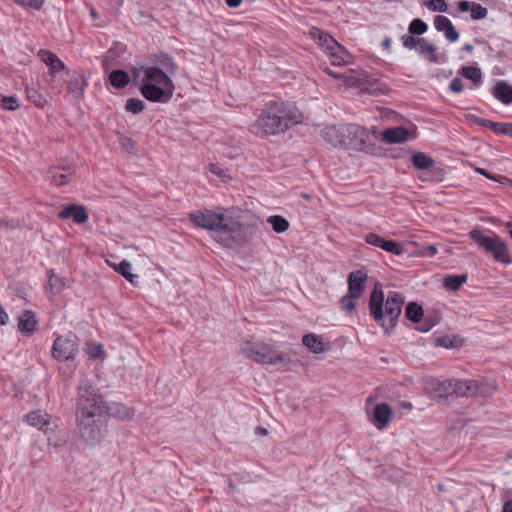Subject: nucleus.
I'll use <instances>...</instances> for the list:
<instances>
[{
	"label": "nucleus",
	"mask_w": 512,
	"mask_h": 512,
	"mask_svg": "<svg viewBox=\"0 0 512 512\" xmlns=\"http://www.w3.org/2000/svg\"><path fill=\"white\" fill-rule=\"evenodd\" d=\"M491 93L497 100L505 105L512 103V86L504 80L496 82Z\"/></svg>",
	"instance_id": "obj_22"
},
{
	"label": "nucleus",
	"mask_w": 512,
	"mask_h": 512,
	"mask_svg": "<svg viewBox=\"0 0 512 512\" xmlns=\"http://www.w3.org/2000/svg\"><path fill=\"white\" fill-rule=\"evenodd\" d=\"M432 386L439 391L440 399L448 400L449 396L468 397L475 395L478 385L474 380H457V381H433Z\"/></svg>",
	"instance_id": "obj_9"
},
{
	"label": "nucleus",
	"mask_w": 512,
	"mask_h": 512,
	"mask_svg": "<svg viewBox=\"0 0 512 512\" xmlns=\"http://www.w3.org/2000/svg\"><path fill=\"white\" fill-rule=\"evenodd\" d=\"M88 353L92 358H102L105 355V350L101 344L91 343L88 346Z\"/></svg>",
	"instance_id": "obj_48"
},
{
	"label": "nucleus",
	"mask_w": 512,
	"mask_h": 512,
	"mask_svg": "<svg viewBox=\"0 0 512 512\" xmlns=\"http://www.w3.org/2000/svg\"><path fill=\"white\" fill-rule=\"evenodd\" d=\"M188 218L196 227L213 232V239L226 248L235 246V234L243 227L242 223L220 210L205 209L190 213Z\"/></svg>",
	"instance_id": "obj_2"
},
{
	"label": "nucleus",
	"mask_w": 512,
	"mask_h": 512,
	"mask_svg": "<svg viewBox=\"0 0 512 512\" xmlns=\"http://www.w3.org/2000/svg\"><path fill=\"white\" fill-rule=\"evenodd\" d=\"M382 139L389 144L403 143L409 139V131L405 127H393L384 130Z\"/></svg>",
	"instance_id": "obj_20"
},
{
	"label": "nucleus",
	"mask_w": 512,
	"mask_h": 512,
	"mask_svg": "<svg viewBox=\"0 0 512 512\" xmlns=\"http://www.w3.org/2000/svg\"><path fill=\"white\" fill-rule=\"evenodd\" d=\"M469 236L481 249L492 254L495 261L505 264L511 262L508 247L498 236H486L478 229L471 230Z\"/></svg>",
	"instance_id": "obj_6"
},
{
	"label": "nucleus",
	"mask_w": 512,
	"mask_h": 512,
	"mask_svg": "<svg viewBox=\"0 0 512 512\" xmlns=\"http://www.w3.org/2000/svg\"><path fill=\"white\" fill-rule=\"evenodd\" d=\"M392 417V409L386 403H379L373 410V422L377 428L382 429L388 425Z\"/></svg>",
	"instance_id": "obj_19"
},
{
	"label": "nucleus",
	"mask_w": 512,
	"mask_h": 512,
	"mask_svg": "<svg viewBox=\"0 0 512 512\" xmlns=\"http://www.w3.org/2000/svg\"><path fill=\"white\" fill-rule=\"evenodd\" d=\"M428 29V25L420 18L413 19L408 27L409 34L420 36Z\"/></svg>",
	"instance_id": "obj_37"
},
{
	"label": "nucleus",
	"mask_w": 512,
	"mask_h": 512,
	"mask_svg": "<svg viewBox=\"0 0 512 512\" xmlns=\"http://www.w3.org/2000/svg\"><path fill=\"white\" fill-rule=\"evenodd\" d=\"M1 106L5 110L14 111L19 108L18 98L15 96H3Z\"/></svg>",
	"instance_id": "obj_45"
},
{
	"label": "nucleus",
	"mask_w": 512,
	"mask_h": 512,
	"mask_svg": "<svg viewBox=\"0 0 512 512\" xmlns=\"http://www.w3.org/2000/svg\"><path fill=\"white\" fill-rule=\"evenodd\" d=\"M403 304L404 298L394 291H390L385 300L381 285L376 284L369 298V312L385 332H390L398 322Z\"/></svg>",
	"instance_id": "obj_4"
},
{
	"label": "nucleus",
	"mask_w": 512,
	"mask_h": 512,
	"mask_svg": "<svg viewBox=\"0 0 512 512\" xmlns=\"http://www.w3.org/2000/svg\"><path fill=\"white\" fill-rule=\"evenodd\" d=\"M121 145L126 151H132L135 148V143L132 139L128 137H123L121 139Z\"/></svg>",
	"instance_id": "obj_53"
},
{
	"label": "nucleus",
	"mask_w": 512,
	"mask_h": 512,
	"mask_svg": "<svg viewBox=\"0 0 512 512\" xmlns=\"http://www.w3.org/2000/svg\"><path fill=\"white\" fill-rule=\"evenodd\" d=\"M141 70L144 73L143 82L161 86L167 85L170 88H175L171 77L167 73L163 72L161 68H157L153 65L141 67Z\"/></svg>",
	"instance_id": "obj_13"
},
{
	"label": "nucleus",
	"mask_w": 512,
	"mask_h": 512,
	"mask_svg": "<svg viewBox=\"0 0 512 512\" xmlns=\"http://www.w3.org/2000/svg\"><path fill=\"white\" fill-rule=\"evenodd\" d=\"M86 86V79L83 75L79 74L70 79L67 88L70 94H72L75 98L80 99L84 95V90Z\"/></svg>",
	"instance_id": "obj_25"
},
{
	"label": "nucleus",
	"mask_w": 512,
	"mask_h": 512,
	"mask_svg": "<svg viewBox=\"0 0 512 512\" xmlns=\"http://www.w3.org/2000/svg\"><path fill=\"white\" fill-rule=\"evenodd\" d=\"M502 512H512V500H508L504 503Z\"/></svg>",
	"instance_id": "obj_60"
},
{
	"label": "nucleus",
	"mask_w": 512,
	"mask_h": 512,
	"mask_svg": "<svg viewBox=\"0 0 512 512\" xmlns=\"http://www.w3.org/2000/svg\"><path fill=\"white\" fill-rule=\"evenodd\" d=\"M26 418L30 425L39 427L40 429H43L44 426L48 425V422L45 420V418L36 411L27 414Z\"/></svg>",
	"instance_id": "obj_42"
},
{
	"label": "nucleus",
	"mask_w": 512,
	"mask_h": 512,
	"mask_svg": "<svg viewBox=\"0 0 512 512\" xmlns=\"http://www.w3.org/2000/svg\"><path fill=\"white\" fill-rule=\"evenodd\" d=\"M125 109L133 114H138L145 109V103L138 98H129L126 101Z\"/></svg>",
	"instance_id": "obj_41"
},
{
	"label": "nucleus",
	"mask_w": 512,
	"mask_h": 512,
	"mask_svg": "<svg viewBox=\"0 0 512 512\" xmlns=\"http://www.w3.org/2000/svg\"><path fill=\"white\" fill-rule=\"evenodd\" d=\"M154 65L167 73L170 77L174 76L178 70V65L174 59L166 53H158L154 56Z\"/></svg>",
	"instance_id": "obj_21"
},
{
	"label": "nucleus",
	"mask_w": 512,
	"mask_h": 512,
	"mask_svg": "<svg viewBox=\"0 0 512 512\" xmlns=\"http://www.w3.org/2000/svg\"><path fill=\"white\" fill-rule=\"evenodd\" d=\"M40 56L42 61L50 68V74L53 77L56 73L65 69V65L59 57L47 50H41Z\"/></svg>",
	"instance_id": "obj_23"
},
{
	"label": "nucleus",
	"mask_w": 512,
	"mask_h": 512,
	"mask_svg": "<svg viewBox=\"0 0 512 512\" xmlns=\"http://www.w3.org/2000/svg\"><path fill=\"white\" fill-rule=\"evenodd\" d=\"M434 26L436 30L444 32L445 38L450 42H455L459 38V33L456 31L452 22L446 16L438 15L434 18Z\"/></svg>",
	"instance_id": "obj_18"
},
{
	"label": "nucleus",
	"mask_w": 512,
	"mask_h": 512,
	"mask_svg": "<svg viewBox=\"0 0 512 512\" xmlns=\"http://www.w3.org/2000/svg\"><path fill=\"white\" fill-rule=\"evenodd\" d=\"M45 0H15V3L23 7L33 8L40 10L44 5Z\"/></svg>",
	"instance_id": "obj_49"
},
{
	"label": "nucleus",
	"mask_w": 512,
	"mask_h": 512,
	"mask_svg": "<svg viewBox=\"0 0 512 512\" xmlns=\"http://www.w3.org/2000/svg\"><path fill=\"white\" fill-rule=\"evenodd\" d=\"M268 222L276 233H283L289 228L288 220L280 215L270 216Z\"/></svg>",
	"instance_id": "obj_35"
},
{
	"label": "nucleus",
	"mask_w": 512,
	"mask_h": 512,
	"mask_svg": "<svg viewBox=\"0 0 512 512\" xmlns=\"http://www.w3.org/2000/svg\"><path fill=\"white\" fill-rule=\"evenodd\" d=\"M174 89L175 88H170L167 85L161 86L143 82L140 92L148 101L167 103L172 98Z\"/></svg>",
	"instance_id": "obj_11"
},
{
	"label": "nucleus",
	"mask_w": 512,
	"mask_h": 512,
	"mask_svg": "<svg viewBox=\"0 0 512 512\" xmlns=\"http://www.w3.org/2000/svg\"><path fill=\"white\" fill-rule=\"evenodd\" d=\"M381 249L394 255H401L404 251V246L401 242L385 240Z\"/></svg>",
	"instance_id": "obj_40"
},
{
	"label": "nucleus",
	"mask_w": 512,
	"mask_h": 512,
	"mask_svg": "<svg viewBox=\"0 0 512 512\" xmlns=\"http://www.w3.org/2000/svg\"><path fill=\"white\" fill-rule=\"evenodd\" d=\"M324 72L334 79L342 80L347 85H354L358 81L352 73H339L328 67L324 68Z\"/></svg>",
	"instance_id": "obj_36"
},
{
	"label": "nucleus",
	"mask_w": 512,
	"mask_h": 512,
	"mask_svg": "<svg viewBox=\"0 0 512 512\" xmlns=\"http://www.w3.org/2000/svg\"><path fill=\"white\" fill-rule=\"evenodd\" d=\"M101 415H76L77 428L82 439L90 444L100 442L105 436V428L103 427Z\"/></svg>",
	"instance_id": "obj_8"
},
{
	"label": "nucleus",
	"mask_w": 512,
	"mask_h": 512,
	"mask_svg": "<svg viewBox=\"0 0 512 512\" xmlns=\"http://www.w3.org/2000/svg\"><path fill=\"white\" fill-rule=\"evenodd\" d=\"M475 123L479 124L480 126L489 128V129L495 127V122H493L489 119H485V118H476Z\"/></svg>",
	"instance_id": "obj_54"
},
{
	"label": "nucleus",
	"mask_w": 512,
	"mask_h": 512,
	"mask_svg": "<svg viewBox=\"0 0 512 512\" xmlns=\"http://www.w3.org/2000/svg\"><path fill=\"white\" fill-rule=\"evenodd\" d=\"M310 35L320 46L325 47L326 50L336 49L341 52V45L331 35L323 30L317 27H312L310 29Z\"/></svg>",
	"instance_id": "obj_17"
},
{
	"label": "nucleus",
	"mask_w": 512,
	"mask_h": 512,
	"mask_svg": "<svg viewBox=\"0 0 512 512\" xmlns=\"http://www.w3.org/2000/svg\"><path fill=\"white\" fill-rule=\"evenodd\" d=\"M450 90L454 93H460L463 91L464 87H463V82L460 78L456 77L454 79H452V81L450 82Z\"/></svg>",
	"instance_id": "obj_51"
},
{
	"label": "nucleus",
	"mask_w": 512,
	"mask_h": 512,
	"mask_svg": "<svg viewBox=\"0 0 512 512\" xmlns=\"http://www.w3.org/2000/svg\"><path fill=\"white\" fill-rule=\"evenodd\" d=\"M472 4L469 1L463 0L458 3V9L461 12H466L471 9Z\"/></svg>",
	"instance_id": "obj_57"
},
{
	"label": "nucleus",
	"mask_w": 512,
	"mask_h": 512,
	"mask_svg": "<svg viewBox=\"0 0 512 512\" xmlns=\"http://www.w3.org/2000/svg\"><path fill=\"white\" fill-rule=\"evenodd\" d=\"M129 75L124 70H114L109 75L110 84L118 89L124 88L129 83Z\"/></svg>",
	"instance_id": "obj_29"
},
{
	"label": "nucleus",
	"mask_w": 512,
	"mask_h": 512,
	"mask_svg": "<svg viewBox=\"0 0 512 512\" xmlns=\"http://www.w3.org/2000/svg\"><path fill=\"white\" fill-rule=\"evenodd\" d=\"M476 172L485 176L488 179H491V180H494V181H497L500 183H502L504 180H507V178L504 176H499V177L493 176L483 168H476Z\"/></svg>",
	"instance_id": "obj_52"
},
{
	"label": "nucleus",
	"mask_w": 512,
	"mask_h": 512,
	"mask_svg": "<svg viewBox=\"0 0 512 512\" xmlns=\"http://www.w3.org/2000/svg\"><path fill=\"white\" fill-rule=\"evenodd\" d=\"M255 433L260 436H266L268 434V431L266 428L258 426L255 429Z\"/></svg>",
	"instance_id": "obj_61"
},
{
	"label": "nucleus",
	"mask_w": 512,
	"mask_h": 512,
	"mask_svg": "<svg viewBox=\"0 0 512 512\" xmlns=\"http://www.w3.org/2000/svg\"><path fill=\"white\" fill-rule=\"evenodd\" d=\"M368 278L364 270L352 271L348 275V292L352 295L361 297L365 290V282Z\"/></svg>",
	"instance_id": "obj_14"
},
{
	"label": "nucleus",
	"mask_w": 512,
	"mask_h": 512,
	"mask_svg": "<svg viewBox=\"0 0 512 512\" xmlns=\"http://www.w3.org/2000/svg\"><path fill=\"white\" fill-rule=\"evenodd\" d=\"M505 135L512 137V123L506 124V130H504Z\"/></svg>",
	"instance_id": "obj_62"
},
{
	"label": "nucleus",
	"mask_w": 512,
	"mask_h": 512,
	"mask_svg": "<svg viewBox=\"0 0 512 512\" xmlns=\"http://www.w3.org/2000/svg\"><path fill=\"white\" fill-rule=\"evenodd\" d=\"M47 274L48 283L46 288L52 295L60 294L66 286V278L56 275L53 270H49Z\"/></svg>",
	"instance_id": "obj_24"
},
{
	"label": "nucleus",
	"mask_w": 512,
	"mask_h": 512,
	"mask_svg": "<svg viewBox=\"0 0 512 512\" xmlns=\"http://www.w3.org/2000/svg\"><path fill=\"white\" fill-rule=\"evenodd\" d=\"M113 413L116 414L121 419H131L134 415V410L126 405L117 404L114 408Z\"/></svg>",
	"instance_id": "obj_44"
},
{
	"label": "nucleus",
	"mask_w": 512,
	"mask_h": 512,
	"mask_svg": "<svg viewBox=\"0 0 512 512\" xmlns=\"http://www.w3.org/2000/svg\"><path fill=\"white\" fill-rule=\"evenodd\" d=\"M467 280L466 274L461 275H447L444 278L443 285L446 289L456 291L458 290L463 283Z\"/></svg>",
	"instance_id": "obj_31"
},
{
	"label": "nucleus",
	"mask_w": 512,
	"mask_h": 512,
	"mask_svg": "<svg viewBox=\"0 0 512 512\" xmlns=\"http://www.w3.org/2000/svg\"><path fill=\"white\" fill-rule=\"evenodd\" d=\"M76 415H102L106 406L99 389L89 379H82L77 393Z\"/></svg>",
	"instance_id": "obj_5"
},
{
	"label": "nucleus",
	"mask_w": 512,
	"mask_h": 512,
	"mask_svg": "<svg viewBox=\"0 0 512 512\" xmlns=\"http://www.w3.org/2000/svg\"><path fill=\"white\" fill-rule=\"evenodd\" d=\"M27 99L34 103L37 107L43 108L46 103V97L39 92L35 87L26 88Z\"/></svg>",
	"instance_id": "obj_33"
},
{
	"label": "nucleus",
	"mask_w": 512,
	"mask_h": 512,
	"mask_svg": "<svg viewBox=\"0 0 512 512\" xmlns=\"http://www.w3.org/2000/svg\"><path fill=\"white\" fill-rule=\"evenodd\" d=\"M114 269L122 275L126 280L130 283H134V278L136 275L132 274L131 271V263L127 260L121 261L117 266H114Z\"/></svg>",
	"instance_id": "obj_38"
},
{
	"label": "nucleus",
	"mask_w": 512,
	"mask_h": 512,
	"mask_svg": "<svg viewBox=\"0 0 512 512\" xmlns=\"http://www.w3.org/2000/svg\"><path fill=\"white\" fill-rule=\"evenodd\" d=\"M426 250H427L426 255H428V256H433L437 253V248L435 245H429L426 248Z\"/></svg>",
	"instance_id": "obj_59"
},
{
	"label": "nucleus",
	"mask_w": 512,
	"mask_h": 512,
	"mask_svg": "<svg viewBox=\"0 0 512 512\" xmlns=\"http://www.w3.org/2000/svg\"><path fill=\"white\" fill-rule=\"evenodd\" d=\"M58 217L61 219L72 218L76 224H83L89 218L86 208L84 206L76 204L67 206L64 209H62L59 212Z\"/></svg>",
	"instance_id": "obj_16"
},
{
	"label": "nucleus",
	"mask_w": 512,
	"mask_h": 512,
	"mask_svg": "<svg viewBox=\"0 0 512 512\" xmlns=\"http://www.w3.org/2000/svg\"><path fill=\"white\" fill-rule=\"evenodd\" d=\"M405 316L410 321L418 323L423 317V309L417 303L411 302L405 308Z\"/></svg>",
	"instance_id": "obj_32"
},
{
	"label": "nucleus",
	"mask_w": 512,
	"mask_h": 512,
	"mask_svg": "<svg viewBox=\"0 0 512 512\" xmlns=\"http://www.w3.org/2000/svg\"><path fill=\"white\" fill-rule=\"evenodd\" d=\"M424 5L427 9L434 12H447L448 5L444 0H425Z\"/></svg>",
	"instance_id": "obj_43"
},
{
	"label": "nucleus",
	"mask_w": 512,
	"mask_h": 512,
	"mask_svg": "<svg viewBox=\"0 0 512 512\" xmlns=\"http://www.w3.org/2000/svg\"><path fill=\"white\" fill-rule=\"evenodd\" d=\"M330 58L331 63L335 66H341L342 64L348 63L349 53L341 46V52L338 50H327Z\"/></svg>",
	"instance_id": "obj_34"
},
{
	"label": "nucleus",
	"mask_w": 512,
	"mask_h": 512,
	"mask_svg": "<svg viewBox=\"0 0 512 512\" xmlns=\"http://www.w3.org/2000/svg\"><path fill=\"white\" fill-rule=\"evenodd\" d=\"M78 351V344L75 337L58 336L52 346V356L58 361L73 359Z\"/></svg>",
	"instance_id": "obj_10"
},
{
	"label": "nucleus",
	"mask_w": 512,
	"mask_h": 512,
	"mask_svg": "<svg viewBox=\"0 0 512 512\" xmlns=\"http://www.w3.org/2000/svg\"><path fill=\"white\" fill-rule=\"evenodd\" d=\"M241 351L247 358L258 363L277 365L285 362L283 354L265 343L246 341L242 344Z\"/></svg>",
	"instance_id": "obj_7"
},
{
	"label": "nucleus",
	"mask_w": 512,
	"mask_h": 512,
	"mask_svg": "<svg viewBox=\"0 0 512 512\" xmlns=\"http://www.w3.org/2000/svg\"><path fill=\"white\" fill-rule=\"evenodd\" d=\"M365 241H366V243H368L372 246L382 248L385 239L375 233H368L365 236Z\"/></svg>",
	"instance_id": "obj_50"
},
{
	"label": "nucleus",
	"mask_w": 512,
	"mask_h": 512,
	"mask_svg": "<svg viewBox=\"0 0 512 512\" xmlns=\"http://www.w3.org/2000/svg\"><path fill=\"white\" fill-rule=\"evenodd\" d=\"M370 132V138L373 140V137H376L378 135V130L376 126L371 127V129H368Z\"/></svg>",
	"instance_id": "obj_63"
},
{
	"label": "nucleus",
	"mask_w": 512,
	"mask_h": 512,
	"mask_svg": "<svg viewBox=\"0 0 512 512\" xmlns=\"http://www.w3.org/2000/svg\"><path fill=\"white\" fill-rule=\"evenodd\" d=\"M302 343L313 353H322L325 350V343L322 339L313 333L303 336Z\"/></svg>",
	"instance_id": "obj_27"
},
{
	"label": "nucleus",
	"mask_w": 512,
	"mask_h": 512,
	"mask_svg": "<svg viewBox=\"0 0 512 512\" xmlns=\"http://www.w3.org/2000/svg\"><path fill=\"white\" fill-rule=\"evenodd\" d=\"M74 173V167L69 164L55 165L48 169L46 177L51 184L55 186H62L70 182Z\"/></svg>",
	"instance_id": "obj_12"
},
{
	"label": "nucleus",
	"mask_w": 512,
	"mask_h": 512,
	"mask_svg": "<svg viewBox=\"0 0 512 512\" xmlns=\"http://www.w3.org/2000/svg\"><path fill=\"white\" fill-rule=\"evenodd\" d=\"M459 74L463 77L471 80L475 86L482 84V72L479 67L476 66H463L459 70Z\"/></svg>",
	"instance_id": "obj_28"
},
{
	"label": "nucleus",
	"mask_w": 512,
	"mask_h": 512,
	"mask_svg": "<svg viewBox=\"0 0 512 512\" xmlns=\"http://www.w3.org/2000/svg\"><path fill=\"white\" fill-rule=\"evenodd\" d=\"M301 121L302 115L295 105L286 101H275L266 104L254 127L265 135H274Z\"/></svg>",
	"instance_id": "obj_3"
},
{
	"label": "nucleus",
	"mask_w": 512,
	"mask_h": 512,
	"mask_svg": "<svg viewBox=\"0 0 512 512\" xmlns=\"http://www.w3.org/2000/svg\"><path fill=\"white\" fill-rule=\"evenodd\" d=\"M38 326L36 315L31 310H24L18 317V330L24 335H32Z\"/></svg>",
	"instance_id": "obj_15"
},
{
	"label": "nucleus",
	"mask_w": 512,
	"mask_h": 512,
	"mask_svg": "<svg viewBox=\"0 0 512 512\" xmlns=\"http://www.w3.org/2000/svg\"><path fill=\"white\" fill-rule=\"evenodd\" d=\"M421 38L416 37L415 35L409 34V35H402L401 41L405 48L407 49H415L418 46V43H420Z\"/></svg>",
	"instance_id": "obj_47"
},
{
	"label": "nucleus",
	"mask_w": 512,
	"mask_h": 512,
	"mask_svg": "<svg viewBox=\"0 0 512 512\" xmlns=\"http://www.w3.org/2000/svg\"><path fill=\"white\" fill-rule=\"evenodd\" d=\"M412 163L417 169L423 170L431 168L435 164V161L423 152H416L412 155Z\"/></svg>",
	"instance_id": "obj_30"
},
{
	"label": "nucleus",
	"mask_w": 512,
	"mask_h": 512,
	"mask_svg": "<svg viewBox=\"0 0 512 512\" xmlns=\"http://www.w3.org/2000/svg\"><path fill=\"white\" fill-rule=\"evenodd\" d=\"M323 139L335 148L378 155L380 147L370 138L367 128L356 124L328 125L321 131Z\"/></svg>",
	"instance_id": "obj_1"
},
{
	"label": "nucleus",
	"mask_w": 512,
	"mask_h": 512,
	"mask_svg": "<svg viewBox=\"0 0 512 512\" xmlns=\"http://www.w3.org/2000/svg\"><path fill=\"white\" fill-rule=\"evenodd\" d=\"M383 46H384L385 49L390 50V48H391V39L390 38H385V40L383 41Z\"/></svg>",
	"instance_id": "obj_64"
},
{
	"label": "nucleus",
	"mask_w": 512,
	"mask_h": 512,
	"mask_svg": "<svg viewBox=\"0 0 512 512\" xmlns=\"http://www.w3.org/2000/svg\"><path fill=\"white\" fill-rule=\"evenodd\" d=\"M359 296L352 295L348 292V294L344 295L340 299V307L344 311L352 312L356 307V300L359 299Z\"/></svg>",
	"instance_id": "obj_39"
},
{
	"label": "nucleus",
	"mask_w": 512,
	"mask_h": 512,
	"mask_svg": "<svg viewBox=\"0 0 512 512\" xmlns=\"http://www.w3.org/2000/svg\"><path fill=\"white\" fill-rule=\"evenodd\" d=\"M437 48L429 43L426 39L421 38L420 43H418V46L416 48V51L424 56L427 60H429L432 63H438L439 58L436 54Z\"/></svg>",
	"instance_id": "obj_26"
},
{
	"label": "nucleus",
	"mask_w": 512,
	"mask_h": 512,
	"mask_svg": "<svg viewBox=\"0 0 512 512\" xmlns=\"http://www.w3.org/2000/svg\"><path fill=\"white\" fill-rule=\"evenodd\" d=\"M488 14V11L485 7L481 6L478 3H472L471 6V18L473 20L484 19Z\"/></svg>",
	"instance_id": "obj_46"
},
{
	"label": "nucleus",
	"mask_w": 512,
	"mask_h": 512,
	"mask_svg": "<svg viewBox=\"0 0 512 512\" xmlns=\"http://www.w3.org/2000/svg\"><path fill=\"white\" fill-rule=\"evenodd\" d=\"M506 124H507V123H496V122H495V127H494V128H491V130H492L493 132H495L496 134H502V135H505L504 130H506Z\"/></svg>",
	"instance_id": "obj_56"
},
{
	"label": "nucleus",
	"mask_w": 512,
	"mask_h": 512,
	"mask_svg": "<svg viewBox=\"0 0 512 512\" xmlns=\"http://www.w3.org/2000/svg\"><path fill=\"white\" fill-rule=\"evenodd\" d=\"M0 227H5L6 229L13 230L19 227V223L15 221H6L0 219Z\"/></svg>",
	"instance_id": "obj_55"
},
{
	"label": "nucleus",
	"mask_w": 512,
	"mask_h": 512,
	"mask_svg": "<svg viewBox=\"0 0 512 512\" xmlns=\"http://www.w3.org/2000/svg\"><path fill=\"white\" fill-rule=\"evenodd\" d=\"M227 6L231 7V8H236L238 7L242 0H225Z\"/></svg>",
	"instance_id": "obj_58"
}]
</instances>
